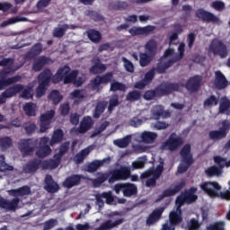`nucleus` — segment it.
Wrapping results in <instances>:
<instances>
[{"label":"nucleus","instance_id":"obj_1","mask_svg":"<svg viewBox=\"0 0 230 230\" xmlns=\"http://www.w3.org/2000/svg\"><path fill=\"white\" fill-rule=\"evenodd\" d=\"M127 179H131V181L137 182L139 181V176H130V167L120 166L119 169H113L109 172L102 174L98 180L93 181V184L94 186H100L102 182H105L107 180L112 184V182H116V181H127Z\"/></svg>","mask_w":230,"mask_h":230},{"label":"nucleus","instance_id":"obj_2","mask_svg":"<svg viewBox=\"0 0 230 230\" xmlns=\"http://www.w3.org/2000/svg\"><path fill=\"white\" fill-rule=\"evenodd\" d=\"M7 193L10 197L15 198L12 200H8L0 197V208L5 209V211H15L16 209H19V204L21 202L19 197H26V195H30L31 193V189L28 186H23L18 189L9 190H7Z\"/></svg>","mask_w":230,"mask_h":230},{"label":"nucleus","instance_id":"obj_3","mask_svg":"<svg viewBox=\"0 0 230 230\" xmlns=\"http://www.w3.org/2000/svg\"><path fill=\"white\" fill-rule=\"evenodd\" d=\"M197 193V187H191L190 190H185V193H181L177 197L175 200L176 211L173 212V225L181 224L182 222V210L181 206L184 204H192V202L197 201L199 196L195 195Z\"/></svg>","mask_w":230,"mask_h":230},{"label":"nucleus","instance_id":"obj_4","mask_svg":"<svg viewBox=\"0 0 230 230\" xmlns=\"http://www.w3.org/2000/svg\"><path fill=\"white\" fill-rule=\"evenodd\" d=\"M76 76H78L77 70L71 72V68L65 66L58 70L57 74L52 77V82L53 84H58V82H62V80L64 84H71V82H73L75 85L80 87V85L85 82V77L76 78Z\"/></svg>","mask_w":230,"mask_h":230},{"label":"nucleus","instance_id":"obj_5","mask_svg":"<svg viewBox=\"0 0 230 230\" xmlns=\"http://www.w3.org/2000/svg\"><path fill=\"white\" fill-rule=\"evenodd\" d=\"M0 66L2 67H5L4 71L0 72V91H2L4 87H8V85H12V84H16V82L21 81V75H15L6 78V76L10 75V73L17 71V68L13 67V59L4 58L0 61Z\"/></svg>","mask_w":230,"mask_h":230},{"label":"nucleus","instance_id":"obj_6","mask_svg":"<svg viewBox=\"0 0 230 230\" xmlns=\"http://www.w3.org/2000/svg\"><path fill=\"white\" fill-rule=\"evenodd\" d=\"M228 186V190L220 192L222 186L217 181H205L200 184L201 190L206 192L208 197H220V199H223L224 200H230V180Z\"/></svg>","mask_w":230,"mask_h":230},{"label":"nucleus","instance_id":"obj_7","mask_svg":"<svg viewBox=\"0 0 230 230\" xmlns=\"http://www.w3.org/2000/svg\"><path fill=\"white\" fill-rule=\"evenodd\" d=\"M181 162L178 166L177 173H184L188 172V168L195 163L193 160V155L191 154V146L187 144L180 152Z\"/></svg>","mask_w":230,"mask_h":230},{"label":"nucleus","instance_id":"obj_8","mask_svg":"<svg viewBox=\"0 0 230 230\" xmlns=\"http://www.w3.org/2000/svg\"><path fill=\"white\" fill-rule=\"evenodd\" d=\"M32 86L24 88V86L22 84H16L13 87H10L9 89L5 90L3 93L2 96H4V98H13V96H15V94H18V93H21V91H22V98H24L25 100H30V98H33V89Z\"/></svg>","mask_w":230,"mask_h":230},{"label":"nucleus","instance_id":"obj_9","mask_svg":"<svg viewBox=\"0 0 230 230\" xmlns=\"http://www.w3.org/2000/svg\"><path fill=\"white\" fill-rule=\"evenodd\" d=\"M51 71L45 70L38 76L39 86L36 88V96L37 98H42L46 94V91L49 85V81L51 80Z\"/></svg>","mask_w":230,"mask_h":230},{"label":"nucleus","instance_id":"obj_10","mask_svg":"<svg viewBox=\"0 0 230 230\" xmlns=\"http://www.w3.org/2000/svg\"><path fill=\"white\" fill-rule=\"evenodd\" d=\"M164 165L163 164H160L155 170L149 169L146 171L144 173L141 174V179H147L146 181V186L147 188L155 186V181L161 177V174L163 173Z\"/></svg>","mask_w":230,"mask_h":230},{"label":"nucleus","instance_id":"obj_11","mask_svg":"<svg viewBox=\"0 0 230 230\" xmlns=\"http://www.w3.org/2000/svg\"><path fill=\"white\" fill-rule=\"evenodd\" d=\"M121 213L115 211L111 212L109 217L110 219L104 221L102 224H101L100 227L96 228V230H111L114 229V227H118L125 222V219L123 217H119Z\"/></svg>","mask_w":230,"mask_h":230},{"label":"nucleus","instance_id":"obj_12","mask_svg":"<svg viewBox=\"0 0 230 230\" xmlns=\"http://www.w3.org/2000/svg\"><path fill=\"white\" fill-rule=\"evenodd\" d=\"M209 53L220 57V58H226L227 57V45L220 40H213L208 47Z\"/></svg>","mask_w":230,"mask_h":230},{"label":"nucleus","instance_id":"obj_13","mask_svg":"<svg viewBox=\"0 0 230 230\" xmlns=\"http://www.w3.org/2000/svg\"><path fill=\"white\" fill-rule=\"evenodd\" d=\"M230 129V121L223 120L221 122V127L217 130H212L208 133V136L212 141H222L227 137V133Z\"/></svg>","mask_w":230,"mask_h":230},{"label":"nucleus","instance_id":"obj_14","mask_svg":"<svg viewBox=\"0 0 230 230\" xmlns=\"http://www.w3.org/2000/svg\"><path fill=\"white\" fill-rule=\"evenodd\" d=\"M172 64H173V50L169 49L165 50L164 57L161 58L157 65V73H164L168 67H171Z\"/></svg>","mask_w":230,"mask_h":230},{"label":"nucleus","instance_id":"obj_15","mask_svg":"<svg viewBox=\"0 0 230 230\" xmlns=\"http://www.w3.org/2000/svg\"><path fill=\"white\" fill-rule=\"evenodd\" d=\"M157 139V133L152 131H143L136 134L135 141L137 143H144V145H152Z\"/></svg>","mask_w":230,"mask_h":230},{"label":"nucleus","instance_id":"obj_16","mask_svg":"<svg viewBox=\"0 0 230 230\" xmlns=\"http://www.w3.org/2000/svg\"><path fill=\"white\" fill-rule=\"evenodd\" d=\"M35 146H37V140L22 139L19 142V149L23 155H30L35 150Z\"/></svg>","mask_w":230,"mask_h":230},{"label":"nucleus","instance_id":"obj_17","mask_svg":"<svg viewBox=\"0 0 230 230\" xmlns=\"http://www.w3.org/2000/svg\"><path fill=\"white\" fill-rule=\"evenodd\" d=\"M48 143H49V137H43L40 138V147L36 151V155H38V157L44 158L48 157V155H50L52 150L51 147H49V146H47Z\"/></svg>","mask_w":230,"mask_h":230},{"label":"nucleus","instance_id":"obj_18","mask_svg":"<svg viewBox=\"0 0 230 230\" xmlns=\"http://www.w3.org/2000/svg\"><path fill=\"white\" fill-rule=\"evenodd\" d=\"M53 116H55V111L50 110L46 113L41 114L40 116V132H46L50 128V121L53 119Z\"/></svg>","mask_w":230,"mask_h":230},{"label":"nucleus","instance_id":"obj_19","mask_svg":"<svg viewBox=\"0 0 230 230\" xmlns=\"http://www.w3.org/2000/svg\"><path fill=\"white\" fill-rule=\"evenodd\" d=\"M196 17L201 19L202 21H206L207 22H214L215 24L220 22V18H218V16L204 9H199L196 12Z\"/></svg>","mask_w":230,"mask_h":230},{"label":"nucleus","instance_id":"obj_20","mask_svg":"<svg viewBox=\"0 0 230 230\" xmlns=\"http://www.w3.org/2000/svg\"><path fill=\"white\" fill-rule=\"evenodd\" d=\"M202 85V76L200 75H194L190 77L186 83V89L190 91V93H196L200 89Z\"/></svg>","mask_w":230,"mask_h":230},{"label":"nucleus","instance_id":"obj_21","mask_svg":"<svg viewBox=\"0 0 230 230\" xmlns=\"http://www.w3.org/2000/svg\"><path fill=\"white\" fill-rule=\"evenodd\" d=\"M155 30V26L147 25L146 27H132L128 30V33L132 35V37H136L137 35H150Z\"/></svg>","mask_w":230,"mask_h":230},{"label":"nucleus","instance_id":"obj_22","mask_svg":"<svg viewBox=\"0 0 230 230\" xmlns=\"http://www.w3.org/2000/svg\"><path fill=\"white\" fill-rule=\"evenodd\" d=\"M78 28L76 25H69V24H63V25H58L54 29L53 35L54 37H57L58 39H60L64 37L67 30H76Z\"/></svg>","mask_w":230,"mask_h":230},{"label":"nucleus","instance_id":"obj_23","mask_svg":"<svg viewBox=\"0 0 230 230\" xmlns=\"http://www.w3.org/2000/svg\"><path fill=\"white\" fill-rule=\"evenodd\" d=\"M164 211V208H160L155 209L147 217L146 219V226H154L156 222H159L161 218V215H163V212Z\"/></svg>","mask_w":230,"mask_h":230},{"label":"nucleus","instance_id":"obj_24","mask_svg":"<svg viewBox=\"0 0 230 230\" xmlns=\"http://www.w3.org/2000/svg\"><path fill=\"white\" fill-rule=\"evenodd\" d=\"M82 179H85V177L82 175L73 174L68 178H66V181H63V186L65 188H73L74 186H78Z\"/></svg>","mask_w":230,"mask_h":230},{"label":"nucleus","instance_id":"obj_25","mask_svg":"<svg viewBox=\"0 0 230 230\" xmlns=\"http://www.w3.org/2000/svg\"><path fill=\"white\" fill-rule=\"evenodd\" d=\"M102 199H105L107 204H112V202H114V197H112V192L109 191L98 194L96 195V202L99 208H103L104 203Z\"/></svg>","mask_w":230,"mask_h":230},{"label":"nucleus","instance_id":"obj_26","mask_svg":"<svg viewBox=\"0 0 230 230\" xmlns=\"http://www.w3.org/2000/svg\"><path fill=\"white\" fill-rule=\"evenodd\" d=\"M93 66L90 68V72L93 75H100L105 73L107 66L104 64L100 63V58H93L92 59Z\"/></svg>","mask_w":230,"mask_h":230},{"label":"nucleus","instance_id":"obj_27","mask_svg":"<svg viewBox=\"0 0 230 230\" xmlns=\"http://www.w3.org/2000/svg\"><path fill=\"white\" fill-rule=\"evenodd\" d=\"M215 86L217 89H226L228 82L227 79L226 78V75L222 74L220 71L215 72Z\"/></svg>","mask_w":230,"mask_h":230},{"label":"nucleus","instance_id":"obj_28","mask_svg":"<svg viewBox=\"0 0 230 230\" xmlns=\"http://www.w3.org/2000/svg\"><path fill=\"white\" fill-rule=\"evenodd\" d=\"M151 116L153 119H159L160 118H170V112L164 111L163 106H155L151 110Z\"/></svg>","mask_w":230,"mask_h":230},{"label":"nucleus","instance_id":"obj_29","mask_svg":"<svg viewBox=\"0 0 230 230\" xmlns=\"http://www.w3.org/2000/svg\"><path fill=\"white\" fill-rule=\"evenodd\" d=\"M109 164L111 163V157L104 158L102 160H95L92 164H88L86 167V171H88L90 173H93L100 168V166H103L104 164Z\"/></svg>","mask_w":230,"mask_h":230},{"label":"nucleus","instance_id":"obj_30","mask_svg":"<svg viewBox=\"0 0 230 230\" xmlns=\"http://www.w3.org/2000/svg\"><path fill=\"white\" fill-rule=\"evenodd\" d=\"M93 127V118L87 116L81 121L80 127L76 129L79 134H85Z\"/></svg>","mask_w":230,"mask_h":230},{"label":"nucleus","instance_id":"obj_31","mask_svg":"<svg viewBox=\"0 0 230 230\" xmlns=\"http://www.w3.org/2000/svg\"><path fill=\"white\" fill-rule=\"evenodd\" d=\"M45 183V190L49 191V193H57V191H58V184L53 181L51 175L46 176Z\"/></svg>","mask_w":230,"mask_h":230},{"label":"nucleus","instance_id":"obj_32","mask_svg":"<svg viewBox=\"0 0 230 230\" xmlns=\"http://www.w3.org/2000/svg\"><path fill=\"white\" fill-rule=\"evenodd\" d=\"M59 164L60 158L57 156V155H54V159L43 162L42 168H44V170H55V168H58Z\"/></svg>","mask_w":230,"mask_h":230},{"label":"nucleus","instance_id":"obj_33","mask_svg":"<svg viewBox=\"0 0 230 230\" xmlns=\"http://www.w3.org/2000/svg\"><path fill=\"white\" fill-rule=\"evenodd\" d=\"M157 46H158L157 41L152 39V40H149L147 42H146L144 48L146 53L155 57L157 53Z\"/></svg>","mask_w":230,"mask_h":230},{"label":"nucleus","instance_id":"obj_34","mask_svg":"<svg viewBox=\"0 0 230 230\" xmlns=\"http://www.w3.org/2000/svg\"><path fill=\"white\" fill-rule=\"evenodd\" d=\"M131 141H132V135H128L123 138L114 140L113 145H115V146H118L119 148H127V146L130 145Z\"/></svg>","mask_w":230,"mask_h":230},{"label":"nucleus","instance_id":"obj_35","mask_svg":"<svg viewBox=\"0 0 230 230\" xmlns=\"http://www.w3.org/2000/svg\"><path fill=\"white\" fill-rule=\"evenodd\" d=\"M40 164V160H32L23 167V170L26 173H35V172L39 170Z\"/></svg>","mask_w":230,"mask_h":230},{"label":"nucleus","instance_id":"obj_36","mask_svg":"<svg viewBox=\"0 0 230 230\" xmlns=\"http://www.w3.org/2000/svg\"><path fill=\"white\" fill-rule=\"evenodd\" d=\"M93 146L86 147L83 149L80 153H78L75 158L74 161L76 164H80L85 159V157L88 155V154H91L93 152Z\"/></svg>","mask_w":230,"mask_h":230},{"label":"nucleus","instance_id":"obj_37","mask_svg":"<svg viewBox=\"0 0 230 230\" xmlns=\"http://www.w3.org/2000/svg\"><path fill=\"white\" fill-rule=\"evenodd\" d=\"M154 55L149 54L148 52L140 53L139 55V64L142 67H146L152 60H154Z\"/></svg>","mask_w":230,"mask_h":230},{"label":"nucleus","instance_id":"obj_38","mask_svg":"<svg viewBox=\"0 0 230 230\" xmlns=\"http://www.w3.org/2000/svg\"><path fill=\"white\" fill-rule=\"evenodd\" d=\"M222 173H224L222 169L215 165L208 167L205 170V174L207 175V177H221Z\"/></svg>","mask_w":230,"mask_h":230},{"label":"nucleus","instance_id":"obj_39","mask_svg":"<svg viewBox=\"0 0 230 230\" xmlns=\"http://www.w3.org/2000/svg\"><path fill=\"white\" fill-rule=\"evenodd\" d=\"M13 146V140L10 137H0V150L4 152L8 148H12Z\"/></svg>","mask_w":230,"mask_h":230},{"label":"nucleus","instance_id":"obj_40","mask_svg":"<svg viewBox=\"0 0 230 230\" xmlns=\"http://www.w3.org/2000/svg\"><path fill=\"white\" fill-rule=\"evenodd\" d=\"M48 62H49V58H48L46 57H40V58L35 59L33 66H32V69L34 71H40V69H42V67H44V66H46V64H48Z\"/></svg>","mask_w":230,"mask_h":230},{"label":"nucleus","instance_id":"obj_41","mask_svg":"<svg viewBox=\"0 0 230 230\" xmlns=\"http://www.w3.org/2000/svg\"><path fill=\"white\" fill-rule=\"evenodd\" d=\"M26 21H28V19L25 17L15 16L2 22L1 28H6V26H10V24H15L17 22H26Z\"/></svg>","mask_w":230,"mask_h":230},{"label":"nucleus","instance_id":"obj_42","mask_svg":"<svg viewBox=\"0 0 230 230\" xmlns=\"http://www.w3.org/2000/svg\"><path fill=\"white\" fill-rule=\"evenodd\" d=\"M62 139H64V132L61 129L55 130L49 141L50 146H53V145H57L62 142Z\"/></svg>","mask_w":230,"mask_h":230},{"label":"nucleus","instance_id":"obj_43","mask_svg":"<svg viewBox=\"0 0 230 230\" xmlns=\"http://www.w3.org/2000/svg\"><path fill=\"white\" fill-rule=\"evenodd\" d=\"M122 191L125 197H132V195H136V193H137V187H136L134 184L128 183L123 185Z\"/></svg>","mask_w":230,"mask_h":230},{"label":"nucleus","instance_id":"obj_44","mask_svg":"<svg viewBox=\"0 0 230 230\" xmlns=\"http://www.w3.org/2000/svg\"><path fill=\"white\" fill-rule=\"evenodd\" d=\"M62 95H60V92L57 90H53L49 94V100L54 103V105H58L60 102H62Z\"/></svg>","mask_w":230,"mask_h":230},{"label":"nucleus","instance_id":"obj_45","mask_svg":"<svg viewBox=\"0 0 230 230\" xmlns=\"http://www.w3.org/2000/svg\"><path fill=\"white\" fill-rule=\"evenodd\" d=\"M105 107H107V102H100L97 103L95 107V111L93 112V118H100L103 111H105Z\"/></svg>","mask_w":230,"mask_h":230},{"label":"nucleus","instance_id":"obj_46","mask_svg":"<svg viewBox=\"0 0 230 230\" xmlns=\"http://www.w3.org/2000/svg\"><path fill=\"white\" fill-rule=\"evenodd\" d=\"M172 89H173V84L166 83V84H163L158 87L157 93L162 95L170 94V92Z\"/></svg>","mask_w":230,"mask_h":230},{"label":"nucleus","instance_id":"obj_47","mask_svg":"<svg viewBox=\"0 0 230 230\" xmlns=\"http://www.w3.org/2000/svg\"><path fill=\"white\" fill-rule=\"evenodd\" d=\"M88 38L92 42H100L102 40V34L95 30H90L87 31Z\"/></svg>","mask_w":230,"mask_h":230},{"label":"nucleus","instance_id":"obj_48","mask_svg":"<svg viewBox=\"0 0 230 230\" xmlns=\"http://www.w3.org/2000/svg\"><path fill=\"white\" fill-rule=\"evenodd\" d=\"M146 163V156H141L137 158V161L132 163L133 170H141L145 168V164Z\"/></svg>","mask_w":230,"mask_h":230},{"label":"nucleus","instance_id":"obj_49","mask_svg":"<svg viewBox=\"0 0 230 230\" xmlns=\"http://www.w3.org/2000/svg\"><path fill=\"white\" fill-rule=\"evenodd\" d=\"M219 112H227L230 114V101L227 98H223L219 105Z\"/></svg>","mask_w":230,"mask_h":230},{"label":"nucleus","instance_id":"obj_50","mask_svg":"<svg viewBox=\"0 0 230 230\" xmlns=\"http://www.w3.org/2000/svg\"><path fill=\"white\" fill-rule=\"evenodd\" d=\"M25 114L27 116H35V111H37V105L35 103H27L23 107Z\"/></svg>","mask_w":230,"mask_h":230},{"label":"nucleus","instance_id":"obj_51","mask_svg":"<svg viewBox=\"0 0 230 230\" xmlns=\"http://www.w3.org/2000/svg\"><path fill=\"white\" fill-rule=\"evenodd\" d=\"M143 119L144 121H146V119H148V117H142V119L134 117L129 120V126L134 127V128H137V127H141L143 125Z\"/></svg>","mask_w":230,"mask_h":230},{"label":"nucleus","instance_id":"obj_52","mask_svg":"<svg viewBox=\"0 0 230 230\" xmlns=\"http://www.w3.org/2000/svg\"><path fill=\"white\" fill-rule=\"evenodd\" d=\"M12 170H13V166L6 164L4 155H0V172H12Z\"/></svg>","mask_w":230,"mask_h":230},{"label":"nucleus","instance_id":"obj_53","mask_svg":"<svg viewBox=\"0 0 230 230\" xmlns=\"http://www.w3.org/2000/svg\"><path fill=\"white\" fill-rule=\"evenodd\" d=\"M202 223H199V220L192 218L187 223L188 230H200Z\"/></svg>","mask_w":230,"mask_h":230},{"label":"nucleus","instance_id":"obj_54","mask_svg":"<svg viewBox=\"0 0 230 230\" xmlns=\"http://www.w3.org/2000/svg\"><path fill=\"white\" fill-rule=\"evenodd\" d=\"M85 93L84 91L75 90L69 95L70 100H75V102H78V100H84Z\"/></svg>","mask_w":230,"mask_h":230},{"label":"nucleus","instance_id":"obj_55","mask_svg":"<svg viewBox=\"0 0 230 230\" xmlns=\"http://www.w3.org/2000/svg\"><path fill=\"white\" fill-rule=\"evenodd\" d=\"M101 84H103L102 81V76H96L93 80L91 81L90 86L93 91L99 93Z\"/></svg>","mask_w":230,"mask_h":230},{"label":"nucleus","instance_id":"obj_56","mask_svg":"<svg viewBox=\"0 0 230 230\" xmlns=\"http://www.w3.org/2000/svg\"><path fill=\"white\" fill-rule=\"evenodd\" d=\"M127 90V86H125V84L118 82V81H112V83L111 84V88L110 91H126Z\"/></svg>","mask_w":230,"mask_h":230},{"label":"nucleus","instance_id":"obj_57","mask_svg":"<svg viewBox=\"0 0 230 230\" xmlns=\"http://www.w3.org/2000/svg\"><path fill=\"white\" fill-rule=\"evenodd\" d=\"M126 98L128 102H136L141 99V93L138 91L129 92Z\"/></svg>","mask_w":230,"mask_h":230},{"label":"nucleus","instance_id":"obj_58","mask_svg":"<svg viewBox=\"0 0 230 230\" xmlns=\"http://www.w3.org/2000/svg\"><path fill=\"white\" fill-rule=\"evenodd\" d=\"M161 230H173V211L169 215V221L162 226Z\"/></svg>","mask_w":230,"mask_h":230},{"label":"nucleus","instance_id":"obj_59","mask_svg":"<svg viewBox=\"0 0 230 230\" xmlns=\"http://www.w3.org/2000/svg\"><path fill=\"white\" fill-rule=\"evenodd\" d=\"M119 105V102L118 101V95H113L109 102L108 111L110 112H112L114 111L115 107H118Z\"/></svg>","mask_w":230,"mask_h":230},{"label":"nucleus","instance_id":"obj_60","mask_svg":"<svg viewBox=\"0 0 230 230\" xmlns=\"http://www.w3.org/2000/svg\"><path fill=\"white\" fill-rule=\"evenodd\" d=\"M58 226V221L57 219H49L43 224V230L53 229V227Z\"/></svg>","mask_w":230,"mask_h":230},{"label":"nucleus","instance_id":"obj_61","mask_svg":"<svg viewBox=\"0 0 230 230\" xmlns=\"http://www.w3.org/2000/svg\"><path fill=\"white\" fill-rule=\"evenodd\" d=\"M213 105H218V100L215 97V95H211L204 102V107H212Z\"/></svg>","mask_w":230,"mask_h":230},{"label":"nucleus","instance_id":"obj_62","mask_svg":"<svg viewBox=\"0 0 230 230\" xmlns=\"http://www.w3.org/2000/svg\"><path fill=\"white\" fill-rule=\"evenodd\" d=\"M122 62L126 71L128 73H132L134 71V64H132L130 60H128L127 58H122Z\"/></svg>","mask_w":230,"mask_h":230},{"label":"nucleus","instance_id":"obj_63","mask_svg":"<svg viewBox=\"0 0 230 230\" xmlns=\"http://www.w3.org/2000/svg\"><path fill=\"white\" fill-rule=\"evenodd\" d=\"M211 7L217 12H222L226 8V4L222 1H215L211 4Z\"/></svg>","mask_w":230,"mask_h":230},{"label":"nucleus","instance_id":"obj_64","mask_svg":"<svg viewBox=\"0 0 230 230\" xmlns=\"http://www.w3.org/2000/svg\"><path fill=\"white\" fill-rule=\"evenodd\" d=\"M207 230H225L224 228V223L223 222H217L213 225H210L207 227Z\"/></svg>","mask_w":230,"mask_h":230}]
</instances>
